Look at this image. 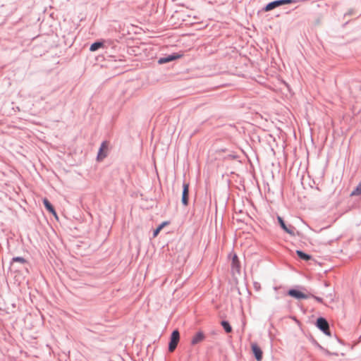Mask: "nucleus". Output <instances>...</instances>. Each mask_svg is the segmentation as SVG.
Returning <instances> with one entry per match:
<instances>
[{"instance_id":"obj_1","label":"nucleus","mask_w":361,"mask_h":361,"mask_svg":"<svg viewBox=\"0 0 361 361\" xmlns=\"http://www.w3.org/2000/svg\"><path fill=\"white\" fill-rule=\"evenodd\" d=\"M295 0H275L266 4L261 10L263 12L270 11L283 5L295 3Z\"/></svg>"},{"instance_id":"obj_2","label":"nucleus","mask_w":361,"mask_h":361,"mask_svg":"<svg viewBox=\"0 0 361 361\" xmlns=\"http://www.w3.org/2000/svg\"><path fill=\"white\" fill-rule=\"evenodd\" d=\"M316 326L322 331L325 335L331 336V334L329 329V324L326 319L322 317H319L317 319Z\"/></svg>"},{"instance_id":"obj_3","label":"nucleus","mask_w":361,"mask_h":361,"mask_svg":"<svg viewBox=\"0 0 361 361\" xmlns=\"http://www.w3.org/2000/svg\"><path fill=\"white\" fill-rule=\"evenodd\" d=\"M180 340V333L178 330L175 329L172 331L171 336H170V341L169 343V352H173L175 349L176 348L178 343Z\"/></svg>"},{"instance_id":"obj_4","label":"nucleus","mask_w":361,"mask_h":361,"mask_svg":"<svg viewBox=\"0 0 361 361\" xmlns=\"http://www.w3.org/2000/svg\"><path fill=\"white\" fill-rule=\"evenodd\" d=\"M277 221L280 226V227L287 233H288L291 236H295V228L291 225L288 224L287 225L286 222L284 221L283 219L278 216H277Z\"/></svg>"},{"instance_id":"obj_5","label":"nucleus","mask_w":361,"mask_h":361,"mask_svg":"<svg viewBox=\"0 0 361 361\" xmlns=\"http://www.w3.org/2000/svg\"><path fill=\"white\" fill-rule=\"evenodd\" d=\"M189 183L183 182L181 202L184 206H187L189 202Z\"/></svg>"},{"instance_id":"obj_6","label":"nucleus","mask_w":361,"mask_h":361,"mask_svg":"<svg viewBox=\"0 0 361 361\" xmlns=\"http://www.w3.org/2000/svg\"><path fill=\"white\" fill-rule=\"evenodd\" d=\"M287 294L288 295H290V297L294 298L298 300L307 299L310 298L309 295L305 294V293H302L301 291H300L297 289H294V288L290 289L288 291Z\"/></svg>"},{"instance_id":"obj_7","label":"nucleus","mask_w":361,"mask_h":361,"mask_svg":"<svg viewBox=\"0 0 361 361\" xmlns=\"http://www.w3.org/2000/svg\"><path fill=\"white\" fill-rule=\"evenodd\" d=\"M181 57L180 54H178L177 53H173L171 54H169L168 56L161 57L158 59V63L159 64H164L172 61H174L176 59H178Z\"/></svg>"},{"instance_id":"obj_8","label":"nucleus","mask_w":361,"mask_h":361,"mask_svg":"<svg viewBox=\"0 0 361 361\" xmlns=\"http://www.w3.org/2000/svg\"><path fill=\"white\" fill-rule=\"evenodd\" d=\"M108 148V143L106 141H103L100 145V147L99 149V152L97 154V160L100 161L104 159L107 156V153L105 152L106 149Z\"/></svg>"},{"instance_id":"obj_9","label":"nucleus","mask_w":361,"mask_h":361,"mask_svg":"<svg viewBox=\"0 0 361 361\" xmlns=\"http://www.w3.org/2000/svg\"><path fill=\"white\" fill-rule=\"evenodd\" d=\"M251 348L255 359L257 361H261L262 360L263 353L259 346L257 343H253L251 344Z\"/></svg>"},{"instance_id":"obj_10","label":"nucleus","mask_w":361,"mask_h":361,"mask_svg":"<svg viewBox=\"0 0 361 361\" xmlns=\"http://www.w3.org/2000/svg\"><path fill=\"white\" fill-rule=\"evenodd\" d=\"M231 270L233 274L235 273L240 274V264L238 260V257L237 255L234 254L232 258V263H231Z\"/></svg>"},{"instance_id":"obj_11","label":"nucleus","mask_w":361,"mask_h":361,"mask_svg":"<svg viewBox=\"0 0 361 361\" xmlns=\"http://www.w3.org/2000/svg\"><path fill=\"white\" fill-rule=\"evenodd\" d=\"M205 338V335L202 331H197L192 337L191 340V344L192 345H197L199 343L203 341Z\"/></svg>"},{"instance_id":"obj_12","label":"nucleus","mask_w":361,"mask_h":361,"mask_svg":"<svg viewBox=\"0 0 361 361\" xmlns=\"http://www.w3.org/2000/svg\"><path fill=\"white\" fill-rule=\"evenodd\" d=\"M43 204L45 207V209L51 214H53L56 218H58L56 212L52 205V204L49 201L48 199L44 198L43 199Z\"/></svg>"},{"instance_id":"obj_13","label":"nucleus","mask_w":361,"mask_h":361,"mask_svg":"<svg viewBox=\"0 0 361 361\" xmlns=\"http://www.w3.org/2000/svg\"><path fill=\"white\" fill-rule=\"evenodd\" d=\"M16 262H18L20 264H26L27 262V260L23 257H14L11 259V261L10 262V267H13L14 266V263Z\"/></svg>"},{"instance_id":"obj_14","label":"nucleus","mask_w":361,"mask_h":361,"mask_svg":"<svg viewBox=\"0 0 361 361\" xmlns=\"http://www.w3.org/2000/svg\"><path fill=\"white\" fill-rule=\"evenodd\" d=\"M296 254L300 259H302L304 261H309L310 259H312V256L310 255L307 254L300 250H296Z\"/></svg>"},{"instance_id":"obj_15","label":"nucleus","mask_w":361,"mask_h":361,"mask_svg":"<svg viewBox=\"0 0 361 361\" xmlns=\"http://www.w3.org/2000/svg\"><path fill=\"white\" fill-rule=\"evenodd\" d=\"M104 46V42L102 41H96L92 43L90 47V51H95L98 50L99 48Z\"/></svg>"},{"instance_id":"obj_16","label":"nucleus","mask_w":361,"mask_h":361,"mask_svg":"<svg viewBox=\"0 0 361 361\" xmlns=\"http://www.w3.org/2000/svg\"><path fill=\"white\" fill-rule=\"evenodd\" d=\"M221 324L226 333H231L232 331V327L228 321L223 320Z\"/></svg>"},{"instance_id":"obj_17","label":"nucleus","mask_w":361,"mask_h":361,"mask_svg":"<svg viewBox=\"0 0 361 361\" xmlns=\"http://www.w3.org/2000/svg\"><path fill=\"white\" fill-rule=\"evenodd\" d=\"M168 224L167 221L162 222L160 225L158 226L157 228H155L153 231V237H156L161 230L166 225Z\"/></svg>"},{"instance_id":"obj_18","label":"nucleus","mask_w":361,"mask_h":361,"mask_svg":"<svg viewBox=\"0 0 361 361\" xmlns=\"http://www.w3.org/2000/svg\"><path fill=\"white\" fill-rule=\"evenodd\" d=\"M361 195V182L358 183L356 188L352 191L350 195L355 196Z\"/></svg>"},{"instance_id":"obj_19","label":"nucleus","mask_w":361,"mask_h":361,"mask_svg":"<svg viewBox=\"0 0 361 361\" xmlns=\"http://www.w3.org/2000/svg\"><path fill=\"white\" fill-rule=\"evenodd\" d=\"M310 298L312 297L314 299H315V300H317V302H320V303H323V299L320 297H318V296H315L312 294H310Z\"/></svg>"},{"instance_id":"obj_20","label":"nucleus","mask_w":361,"mask_h":361,"mask_svg":"<svg viewBox=\"0 0 361 361\" xmlns=\"http://www.w3.org/2000/svg\"><path fill=\"white\" fill-rule=\"evenodd\" d=\"M354 13L353 9H350L347 13H345V16L353 15Z\"/></svg>"},{"instance_id":"obj_21","label":"nucleus","mask_w":361,"mask_h":361,"mask_svg":"<svg viewBox=\"0 0 361 361\" xmlns=\"http://www.w3.org/2000/svg\"><path fill=\"white\" fill-rule=\"evenodd\" d=\"M314 345H316V347H317L319 350H324V348L319 344L318 343L317 341H314Z\"/></svg>"},{"instance_id":"obj_22","label":"nucleus","mask_w":361,"mask_h":361,"mask_svg":"<svg viewBox=\"0 0 361 361\" xmlns=\"http://www.w3.org/2000/svg\"><path fill=\"white\" fill-rule=\"evenodd\" d=\"M322 351H323L327 355H333V353H330L327 349H325L324 348V350H322Z\"/></svg>"}]
</instances>
